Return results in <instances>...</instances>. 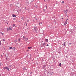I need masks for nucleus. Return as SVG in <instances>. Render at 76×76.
Returning <instances> with one entry per match:
<instances>
[{
	"label": "nucleus",
	"instance_id": "nucleus-1",
	"mask_svg": "<svg viewBox=\"0 0 76 76\" xmlns=\"http://www.w3.org/2000/svg\"><path fill=\"white\" fill-rule=\"evenodd\" d=\"M3 69L4 70H5L6 69V70H7L8 71H9V68L7 67H4Z\"/></svg>",
	"mask_w": 76,
	"mask_h": 76
},
{
	"label": "nucleus",
	"instance_id": "nucleus-2",
	"mask_svg": "<svg viewBox=\"0 0 76 76\" xmlns=\"http://www.w3.org/2000/svg\"><path fill=\"white\" fill-rule=\"evenodd\" d=\"M42 47H44V48L45 47V43H43L42 44Z\"/></svg>",
	"mask_w": 76,
	"mask_h": 76
},
{
	"label": "nucleus",
	"instance_id": "nucleus-3",
	"mask_svg": "<svg viewBox=\"0 0 76 76\" xmlns=\"http://www.w3.org/2000/svg\"><path fill=\"white\" fill-rule=\"evenodd\" d=\"M63 46H66V42H64L63 43Z\"/></svg>",
	"mask_w": 76,
	"mask_h": 76
},
{
	"label": "nucleus",
	"instance_id": "nucleus-4",
	"mask_svg": "<svg viewBox=\"0 0 76 76\" xmlns=\"http://www.w3.org/2000/svg\"><path fill=\"white\" fill-rule=\"evenodd\" d=\"M64 11V12L66 13V14H67V10H66V11Z\"/></svg>",
	"mask_w": 76,
	"mask_h": 76
},
{
	"label": "nucleus",
	"instance_id": "nucleus-5",
	"mask_svg": "<svg viewBox=\"0 0 76 76\" xmlns=\"http://www.w3.org/2000/svg\"><path fill=\"white\" fill-rule=\"evenodd\" d=\"M16 48H15V47H14L12 48V49L14 51H15Z\"/></svg>",
	"mask_w": 76,
	"mask_h": 76
},
{
	"label": "nucleus",
	"instance_id": "nucleus-6",
	"mask_svg": "<svg viewBox=\"0 0 76 76\" xmlns=\"http://www.w3.org/2000/svg\"><path fill=\"white\" fill-rule=\"evenodd\" d=\"M45 41L46 42H47L48 41V40L47 39H45Z\"/></svg>",
	"mask_w": 76,
	"mask_h": 76
},
{
	"label": "nucleus",
	"instance_id": "nucleus-7",
	"mask_svg": "<svg viewBox=\"0 0 76 76\" xmlns=\"http://www.w3.org/2000/svg\"><path fill=\"white\" fill-rule=\"evenodd\" d=\"M12 17H16V16L14 14H13L12 15Z\"/></svg>",
	"mask_w": 76,
	"mask_h": 76
},
{
	"label": "nucleus",
	"instance_id": "nucleus-8",
	"mask_svg": "<svg viewBox=\"0 0 76 76\" xmlns=\"http://www.w3.org/2000/svg\"><path fill=\"white\" fill-rule=\"evenodd\" d=\"M67 24V20H66V21L64 23V25H66Z\"/></svg>",
	"mask_w": 76,
	"mask_h": 76
},
{
	"label": "nucleus",
	"instance_id": "nucleus-9",
	"mask_svg": "<svg viewBox=\"0 0 76 76\" xmlns=\"http://www.w3.org/2000/svg\"><path fill=\"white\" fill-rule=\"evenodd\" d=\"M7 31H8L9 30V28H7Z\"/></svg>",
	"mask_w": 76,
	"mask_h": 76
},
{
	"label": "nucleus",
	"instance_id": "nucleus-10",
	"mask_svg": "<svg viewBox=\"0 0 76 76\" xmlns=\"http://www.w3.org/2000/svg\"><path fill=\"white\" fill-rule=\"evenodd\" d=\"M9 29H10V30H12V27H9Z\"/></svg>",
	"mask_w": 76,
	"mask_h": 76
},
{
	"label": "nucleus",
	"instance_id": "nucleus-11",
	"mask_svg": "<svg viewBox=\"0 0 76 76\" xmlns=\"http://www.w3.org/2000/svg\"><path fill=\"white\" fill-rule=\"evenodd\" d=\"M25 39L26 41H28V38H25Z\"/></svg>",
	"mask_w": 76,
	"mask_h": 76
},
{
	"label": "nucleus",
	"instance_id": "nucleus-12",
	"mask_svg": "<svg viewBox=\"0 0 76 76\" xmlns=\"http://www.w3.org/2000/svg\"><path fill=\"white\" fill-rule=\"evenodd\" d=\"M42 24V22H40L39 23V25H41Z\"/></svg>",
	"mask_w": 76,
	"mask_h": 76
},
{
	"label": "nucleus",
	"instance_id": "nucleus-13",
	"mask_svg": "<svg viewBox=\"0 0 76 76\" xmlns=\"http://www.w3.org/2000/svg\"><path fill=\"white\" fill-rule=\"evenodd\" d=\"M34 30L36 31V27H34Z\"/></svg>",
	"mask_w": 76,
	"mask_h": 76
},
{
	"label": "nucleus",
	"instance_id": "nucleus-14",
	"mask_svg": "<svg viewBox=\"0 0 76 76\" xmlns=\"http://www.w3.org/2000/svg\"><path fill=\"white\" fill-rule=\"evenodd\" d=\"M31 48H32V47H28V49H31Z\"/></svg>",
	"mask_w": 76,
	"mask_h": 76
},
{
	"label": "nucleus",
	"instance_id": "nucleus-15",
	"mask_svg": "<svg viewBox=\"0 0 76 76\" xmlns=\"http://www.w3.org/2000/svg\"><path fill=\"white\" fill-rule=\"evenodd\" d=\"M59 65L60 66H61V63H60Z\"/></svg>",
	"mask_w": 76,
	"mask_h": 76
},
{
	"label": "nucleus",
	"instance_id": "nucleus-16",
	"mask_svg": "<svg viewBox=\"0 0 76 76\" xmlns=\"http://www.w3.org/2000/svg\"><path fill=\"white\" fill-rule=\"evenodd\" d=\"M18 41H19V42H20V39H18Z\"/></svg>",
	"mask_w": 76,
	"mask_h": 76
},
{
	"label": "nucleus",
	"instance_id": "nucleus-17",
	"mask_svg": "<svg viewBox=\"0 0 76 76\" xmlns=\"http://www.w3.org/2000/svg\"><path fill=\"white\" fill-rule=\"evenodd\" d=\"M12 65H10V67H12Z\"/></svg>",
	"mask_w": 76,
	"mask_h": 76
},
{
	"label": "nucleus",
	"instance_id": "nucleus-18",
	"mask_svg": "<svg viewBox=\"0 0 76 76\" xmlns=\"http://www.w3.org/2000/svg\"><path fill=\"white\" fill-rule=\"evenodd\" d=\"M23 38H24V39H25V36H23Z\"/></svg>",
	"mask_w": 76,
	"mask_h": 76
},
{
	"label": "nucleus",
	"instance_id": "nucleus-19",
	"mask_svg": "<svg viewBox=\"0 0 76 76\" xmlns=\"http://www.w3.org/2000/svg\"><path fill=\"white\" fill-rule=\"evenodd\" d=\"M12 48L11 47L10 48V49H12Z\"/></svg>",
	"mask_w": 76,
	"mask_h": 76
},
{
	"label": "nucleus",
	"instance_id": "nucleus-20",
	"mask_svg": "<svg viewBox=\"0 0 76 76\" xmlns=\"http://www.w3.org/2000/svg\"><path fill=\"white\" fill-rule=\"evenodd\" d=\"M3 41H5V39H3Z\"/></svg>",
	"mask_w": 76,
	"mask_h": 76
},
{
	"label": "nucleus",
	"instance_id": "nucleus-21",
	"mask_svg": "<svg viewBox=\"0 0 76 76\" xmlns=\"http://www.w3.org/2000/svg\"><path fill=\"white\" fill-rule=\"evenodd\" d=\"M0 45H1V41H0Z\"/></svg>",
	"mask_w": 76,
	"mask_h": 76
},
{
	"label": "nucleus",
	"instance_id": "nucleus-22",
	"mask_svg": "<svg viewBox=\"0 0 76 76\" xmlns=\"http://www.w3.org/2000/svg\"><path fill=\"white\" fill-rule=\"evenodd\" d=\"M62 3H64V1H62Z\"/></svg>",
	"mask_w": 76,
	"mask_h": 76
},
{
	"label": "nucleus",
	"instance_id": "nucleus-23",
	"mask_svg": "<svg viewBox=\"0 0 76 76\" xmlns=\"http://www.w3.org/2000/svg\"><path fill=\"white\" fill-rule=\"evenodd\" d=\"M13 26L14 27L15 26V24H13Z\"/></svg>",
	"mask_w": 76,
	"mask_h": 76
},
{
	"label": "nucleus",
	"instance_id": "nucleus-24",
	"mask_svg": "<svg viewBox=\"0 0 76 76\" xmlns=\"http://www.w3.org/2000/svg\"><path fill=\"white\" fill-rule=\"evenodd\" d=\"M46 46H48V44H47Z\"/></svg>",
	"mask_w": 76,
	"mask_h": 76
},
{
	"label": "nucleus",
	"instance_id": "nucleus-25",
	"mask_svg": "<svg viewBox=\"0 0 76 76\" xmlns=\"http://www.w3.org/2000/svg\"><path fill=\"white\" fill-rule=\"evenodd\" d=\"M52 73H53V74H54V72H52Z\"/></svg>",
	"mask_w": 76,
	"mask_h": 76
},
{
	"label": "nucleus",
	"instance_id": "nucleus-26",
	"mask_svg": "<svg viewBox=\"0 0 76 76\" xmlns=\"http://www.w3.org/2000/svg\"><path fill=\"white\" fill-rule=\"evenodd\" d=\"M27 21L28 22H29V20H27Z\"/></svg>",
	"mask_w": 76,
	"mask_h": 76
},
{
	"label": "nucleus",
	"instance_id": "nucleus-27",
	"mask_svg": "<svg viewBox=\"0 0 76 76\" xmlns=\"http://www.w3.org/2000/svg\"><path fill=\"white\" fill-rule=\"evenodd\" d=\"M69 44H70V45L71 44H72V43H69Z\"/></svg>",
	"mask_w": 76,
	"mask_h": 76
},
{
	"label": "nucleus",
	"instance_id": "nucleus-28",
	"mask_svg": "<svg viewBox=\"0 0 76 76\" xmlns=\"http://www.w3.org/2000/svg\"><path fill=\"white\" fill-rule=\"evenodd\" d=\"M58 53H60V52H58Z\"/></svg>",
	"mask_w": 76,
	"mask_h": 76
},
{
	"label": "nucleus",
	"instance_id": "nucleus-29",
	"mask_svg": "<svg viewBox=\"0 0 76 76\" xmlns=\"http://www.w3.org/2000/svg\"><path fill=\"white\" fill-rule=\"evenodd\" d=\"M36 20H38V19H36Z\"/></svg>",
	"mask_w": 76,
	"mask_h": 76
},
{
	"label": "nucleus",
	"instance_id": "nucleus-30",
	"mask_svg": "<svg viewBox=\"0 0 76 76\" xmlns=\"http://www.w3.org/2000/svg\"><path fill=\"white\" fill-rule=\"evenodd\" d=\"M62 19H63V18H62Z\"/></svg>",
	"mask_w": 76,
	"mask_h": 76
},
{
	"label": "nucleus",
	"instance_id": "nucleus-31",
	"mask_svg": "<svg viewBox=\"0 0 76 76\" xmlns=\"http://www.w3.org/2000/svg\"><path fill=\"white\" fill-rule=\"evenodd\" d=\"M15 42H16V40H15Z\"/></svg>",
	"mask_w": 76,
	"mask_h": 76
},
{
	"label": "nucleus",
	"instance_id": "nucleus-32",
	"mask_svg": "<svg viewBox=\"0 0 76 76\" xmlns=\"http://www.w3.org/2000/svg\"><path fill=\"white\" fill-rule=\"evenodd\" d=\"M1 64L0 65V66H1Z\"/></svg>",
	"mask_w": 76,
	"mask_h": 76
},
{
	"label": "nucleus",
	"instance_id": "nucleus-33",
	"mask_svg": "<svg viewBox=\"0 0 76 76\" xmlns=\"http://www.w3.org/2000/svg\"><path fill=\"white\" fill-rule=\"evenodd\" d=\"M4 49L5 50V48H4Z\"/></svg>",
	"mask_w": 76,
	"mask_h": 76
},
{
	"label": "nucleus",
	"instance_id": "nucleus-34",
	"mask_svg": "<svg viewBox=\"0 0 76 76\" xmlns=\"http://www.w3.org/2000/svg\"><path fill=\"white\" fill-rule=\"evenodd\" d=\"M44 67H45V66H44Z\"/></svg>",
	"mask_w": 76,
	"mask_h": 76
},
{
	"label": "nucleus",
	"instance_id": "nucleus-35",
	"mask_svg": "<svg viewBox=\"0 0 76 76\" xmlns=\"http://www.w3.org/2000/svg\"><path fill=\"white\" fill-rule=\"evenodd\" d=\"M24 70H25V68H24Z\"/></svg>",
	"mask_w": 76,
	"mask_h": 76
},
{
	"label": "nucleus",
	"instance_id": "nucleus-36",
	"mask_svg": "<svg viewBox=\"0 0 76 76\" xmlns=\"http://www.w3.org/2000/svg\"><path fill=\"white\" fill-rule=\"evenodd\" d=\"M2 34H3V33H2Z\"/></svg>",
	"mask_w": 76,
	"mask_h": 76
},
{
	"label": "nucleus",
	"instance_id": "nucleus-37",
	"mask_svg": "<svg viewBox=\"0 0 76 76\" xmlns=\"http://www.w3.org/2000/svg\"><path fill=\"white\" fill-rule=\"evenodd\" d=\"M21 19H22V18Z\"/></svg>",
	"mask_w": 76,
	"mask_h": 76
},
{
	"label": "nucleus",
	"instance_id": "nucleus-38",
	"mask_svg": "<svg viewBox=\"0 0 76 76\" xmlns=\"http://www.w3.org/2000/svg\"><path fill=\"white\" fill-rule=\"evenodd\" d=\"M33 1H34V0H33Z\"/></svg>",
	"mask_w": 76,
	"mask_h": 76
}]
</instances>
